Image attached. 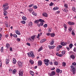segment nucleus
<instances>
[{
  "label": "nucleus",
  "instance_id": "obj_7",
  "mask_svg": "<svg viewBox=\"0 0 76 76\" xmlns=\"http://www.w3.org/2000/svg\"><path fill=\"white\" fill-rule=\"evenodd\" d=\"M42 62L41 61H38V66H41V65H42Z\"/></svg>",
  "mask_w": 76,
  "mask_h": 76
},
{
  "label": "nucleus",
  "instance_id": "obj_42",
  "mask_svg": "<svg viewBox=\"0 0 76 76\" xmlns=\"http://www.w3.org/2000/svg\"><path fill=\"white\" fill-rule=\"evenodd\" d=\"M13 36L15 38H17L18 37V36H17L16 34H13Z\"/></svg>",
  "mask_w": 76,
  "mask_h": 76
},
{
  "label": "nucleus",
  "instance_id": "obj_19",
  "mask_svg": "<svg viewBox=\"0 0 76 76\" xmlns=\"http://www.w3.org/2000/svg\"><path fill=\"white\" fill-rule=\"evenodd\" d=\"M70 58H72L73 60H74V59H75V56L74 55H71Z\"/></svg>",
  "mask_w": 76,
  "mask_h": 76
},
{
  "label": "nucleus",
  "instance_id": "obj_26",
  "mask_svg": "<svg viewBox=\"0 0 76 76\" xmlns=\"http://www.w3.org/2000/svg\"><path fill=\"white\" fill-rule=\"evenodd\" d=\"M42 49H43V48H42V47H40L38 50V52H39V51H41V50H42Z\"/></svg>",
  "mask_w": 76,
  "mask_h": 76
},
{
  "label": "nucleus",
  "instance_id": "obj_61",
  "mask_svg": "<svg viewBox=\"0 0 76 76\" xmlns=\"http://www.w3.org/2000/svg\"><path fill=\"white\" fill-rule=\"evenodd\" d=\"M73 50H74V51H75V52H76V47L74 48Z\"/></svg>",
  "mask_w": 76,
  "mask_h": 76
},
{
  "label": "nucleus",
  "instance_id": "obj_6",
  "mask_svg": "<svg viewBox=\"0 0 76 76\" xmlns=\"http://www.w3.org/2000/svg\"><path fill=\"white\" fill-rule=\"evenodd\" d=\"M56 71L57 73H62V71L60 70V69H57Z\"/></svg>",
  "mask_w": 76,
  "mask_h": 76
},
{
  "label": "nucleus",
  "instance_id": "obj_12",
  "mask_svg": "<svg viewBox=\"0 0 76 76\" xmlns=\"http://www.w3.org/2000/svg\"><path fill=\"white\" fill-rule=\"evenodd\" d=\"M47 40V39H42L40 41V43H43V42H44L45 41Z\"/></svg>",
  "mask_w": 76,
  "mask_h": 76
},
{
  "label": "nucleus",
  "instance_id": "obj_63",
  "mask_svg": "<svg viewBox=\"0 0 76 76\" xmlns=\"http://www.w3.org/2000/svg\"><path fill=\"white\" fill-rule=\"evenodd\" d=\"M48 47L49 48L50 50H51V46H50V45H48Z\"/></svg>",
  "mask_w": 76,
  "mask_h": 76
},
{
  "label": "nucleus",
  "instance_id": "obj_37",
  "mask_svg": "<svg viewBox=\"0 0 76 76\" xmlns=\"http://www.w3.org/2000/svg\"><path fill=\"white\" fill-rule=\"evenodd\" d=\"M56 49L57 51H59V50H60V48H59L58 46L57 47Z\"/></svg>",
  "mask_w": 76,
  "mask_h": 76
},
{
  "label": "nucleus",
  "instance_id": "obj_17",
  "mask_svg": "<svg viewBox=\"0 0 76 76\" xmlns=\"http://www.w3.org/2000/svg\"><path fill=\"white\" fill-rule=\"evenodd\" d=\"M30 73L31 75H32V76H34V72L32 71H31L30 72Z\"/></svg>",
  "mask_w": 76,
  "mask_h": 76
},
{
  "label": "nucleus",
  "instance_id": "obj_11",
  "mask_svg": "<svg viewBox=\"0 0 76 76\" xmlns=\"http://www.w3.org/2000/svg\"><path fill=\"white\" fill-rule=\"evenodd\" d=\"M39 23L37 24V25L39 27V26H43V23H40L39 22Z\"/></svg>",
  "mask_w": 76,
  "mask_h": 76
},
{
  "label": "nucleus",
  "instance_id": "obj_16",
  "mask_svg": "<svg viewBox=\"0 0 76 76\" xmlns=\"http://www.w3.org/2000/svg\"><path fill=\"white\" fill-rule=\"evenodd\" d=\"M34 23L37 24H38L39 23V21L38 20H36L34 21Z\"/></svg>",
  "mask_w": 76,
  "mask_h": 76
},
{
  "label": "nucleus",
  "instance_id": "obj_32",
  "mask_svg": "<svg viewBox=\"0 0 76 76\" xmlns=\"http://www.w3.org/2000/svg\"><path fill=\"white\" fill-rule=\"evenodd\" d=\"M32 22H30L29 23V25L30 26H32Z\"/></svg>",
  "mask_w": 76,
  "mask_h": 76
},
{
  "label": "nucleus",
  "instance_id": "obj_47",
  "mask_svg": "<svg viewBox=\"0 0 76 76\" xmlns=\"http://www.w3.org/2000/svg\"><path fill=\"white\" fill-rule=\"evenodd\" d=\"M44 28H47V24H46L44 25Z\"/></svg>",
  "mask_w": 76,
  "mask_h": 76
},
{
  "label": "nucleus",
  "instance_id": "obj_48",
  "mask_svg": "<svg viewBox=\"0 0 76 76\" xmlns=\"http://www.w3.org/2000/svg\"><path fill=\"white\" fill-rule=\"evenodd\" d=\"M53 3L52 2H51L49 4V6H53Z\"/></svg>",
  "mask_w": 76,
  "mask_h": 76
},
{
  "label": "nucleus",
  "instance_id": "obj_52",
  "mask_svg": "<svg viewBox=\"0 0 76 76\" xmlns=\"http://www.w3.org/2000/svg\"><path fill=\"white\" fill-rule=\"evenodd\" d=\"M75 25V23L73 22H71V25Z\"/></svg>",
  "mask_w": 76,
  "mask_h": 76
},
{
  "label": "nucleus",
  "instance_id": "obj_60",
  "mask_svg": "<svg viewBox=\"0 0 76 76\" xmlns=\"http://www.w3.org/2000/svg\"><path fill=\"white\" fill-rule=\"evenodd\" d=\"M48 31L49 32H51V28H49V29H48Z\"/></svg>",
  "mask_w": 76,
  "mask_h": 76
},
{
  "label": "nucleus",
  "instance_id": "obj_28",
  "mask_svg": "<svg viewBox=\"0 0 76 76\" xmlns=\"http://www.w3.org/2000/svg\"><path fill=\"white\" fill-rule=\"evenodd\" d=\"M9 7H4L3 10H7V9H8Z\"/></svg>",
  "mask_w": 76,
  "mask_h": 76
},
{
  "label": "nucleus",
  "instance_id": "obj_10",
  "mask_svg": "<svg viewBox=\"0 0 76 76\" xmlns=\"http://www.w3.org/2000/svg\"><path fill=\"white\" fill-rule=\"evenodd\" d=\"M61 45H62L63 46H64V45H67V43L66 42H61Z\"/></svg>",
  "mask_w": 76,
  "mask_h": 76
},
{
  "label": "nucleus",
  "instance_id": "obj_2",
  "mask_svg": "<svg viewBox=\"0 0 76 76\" xmlns=\"http://www.w3.org/2000/svg\"><path fill=\"white\" fill-rule=\"evenodd\" d=\"M44 63L46 66H48V62H50V60L48 59H45L44 60Z\"/></svg>",
  "mask_w": 76,
  "mask_h": 76
},
{
  "label": "nucleus",
  "instance_id": "obj_29",
  "mask_svg": "<svg viewBox=\"0 0 76 76\" xmlns=\"http://www.w3.org/2000/svg\"><path fill=\"white\" fill-rule=\"evenodd\" d=\"M7 3H6L5 4H3V7H6V6H7Z\"/></svg>",
  "mask_w": 76,
  "mask_h": 76
},
{
  "label": "nucleus",
  "instance_id": "obj_43",
  "mask_svg": "<svg viewBox=\"0 0 76 76\" xmlns=\"http://www.w3.org/2000/svg\"><path fill=\"white\" fill-rule=\"evenodd\" d=\"M1 53L3 52V47H1Z\"/></svg>",
  "mask_w": 76,
  "mask_h": 76
},
{
  "label": "nucleus",
  "instance_id": "obj_46",
  "mask_svg": "<svg viewBox=\"0 0 76 76\" xmlns=\"http://www.w3.org/2000/svg\"><path fill=\"white\" fill-rule=\"evenodd\" d=\"M64 27L65 28V29H67V25H66V24H64Z\"/></svg>",
  "mask_w": 76,
  "mask_h": 76
},
{
  "label": "nucleus",
  "instance_id": "obj_56",
  "mask_svg": "<svg viewBox=\"0 0 76 76\" xmlns=\"http://www.w3.org/2000/svg\"><path fill=\"white\" fill-rule=\"evenodd\" d=\"M1 64H2V63L1 61H0V67L1 66Z\"/></svg>",
  "mask_w": 76,
  "mask_h": 76
},
{
  "label": "nucleus",
  "instance_id": "obj_4",
  "mask_svg": "<svg viewBox=\"0 0 76 76\" xmlns=\"http://www.w3.org/2000/svg\"><path fill=\"white\" fill-rule=\"evenodd\" d=\"M17 63L19 67H22V64L21 62L18 61V62Z\"/></svg>",
  "mask_w": 76,
  "mask_h": 76
},
{
  "label": "nucleus",
  "instance_id": "obj_59",
  "mask_svg": "<svg viewBox=\"0 0 76 76\" xmlns=\"http://www.w3.org/2000/svg\"><path fill=\"white\" fill-rule=\"evenodd\" d=\"M17 41L19 42L20 41V39L19 38H18L17 39Z\"/></svg>",
  "mask_w": 76,
  "mask_h": 76
},
{
  "label": "nucleus",
  "instance_id": "obj_58",
  "mask_svg": "<svg viewBox=\"0 0 76 76\" xmlns=\"http://www.w3.org/2000/svg\"><path fill=\"white\" fill-rule=\"evenodd\" d=\"M58 46L59 47V48H62V46L61 45H59Z\"/></svg>",
  "mask_w": 76,
  "mask_h": 76
},
{
  "label": "nucleus",
  "instance_id": "obj_44",
  "mask_svg": "<svg viewBox=\"0 0 76 76\" xmlns=\"http://www.w3.org/2000/svg\"><path fill=\"white\" fill-rule=\"evenodd\" d=\"M33 7L34 8V9H37V8H38V7H37L36 5L34 6Z\"/></svg>",
  "mask_w": 76,
  "mask_h": 76
},
{
  "label": "nucleus",
  "instance_id": "obj_23",
  "mask_svg": "<svg viewBox=\"0 0 76 76\" xmlns=\"http://www.w3.org/2000/svg\"><path fill=\"white\" fill-rule=\"evenodd\" d=\"M7 11H5L4 12V16H6V15H7Z\"/></svg>",
  "mask_w": 76,
  "mask_h": 76
},
{
  "label": "nucleus",
  "instance_id": "obj_57",
  "mask_svg": "<svg viewBox=\"0 0 76 76\" xmlns=\"http://www.w3.org/2000/svg\"><path fill=\"white\" fill-rule=\"evenodd\" d=\"M34 6V4H31L30 5H29V7H31L32 6Z\"/></svg>",
  "mask_w": 76,
  "mask_h": 76
},
{
  "label": "nucleus",
  "instance_id": "obj_3",
  "mask_svg": "<svg viewBox=\"0 0 76 76\" xmlns=\"http://www.w3.org/2000/svg\"><path fill=\"white\" fill-rule=\"evenodd\" d=\"M23 71L22 69L20 70L19 72V74L20 76H23Z\"/></svg>",
  "mask_w": 76,
  "mask_h": 76
},
{
  "label": "nucleus",
  "instance_id": "obj_50",
  "mask_svg": "<svg viewBox=\"0 0 76 76\" xmlns=\"http://www.w3.org/2000/svg\"><path fill=\"white\" fill-rule=\"evenodd\" d=\"M55 46H51V49H54L55 47Z\"/></svg>",
  "mask_w": 76,
  "mask_h": 76
},
{
  "label": "nucleus",
  "instance_id": "obj_21",
  "mask_svg": "<svg viewBox=\"0 0 76 76\" xmlns=\"http://www.w3.org/2000/svg\"><path fill=\"white\" fill-rule=\"evenodd\" d=\"M50 36L51 37H54L55 36V34L54 33H51Z\"/></svg>",
  "mask_w": 76,
  "mask_h": 76
},
{
  "label": "nucleus",
  "instance_id": "obj_41",
  "mask_svg": "<svg viewBox=\"0 0 76 76\" xmlns=\"http://www.w3.org/2000/svg\"><path fill=\"white\" fill-rule=\"evenodd\" d=\"M32 14H33L35 16H37V13L34 12H32Z\"/></svg>",
  "mask_w": 76,
  "mask_h": 76
},
{
  "label": "nucleus",
  "instance_id": "obj_39",
  "mask_svg": "<svg viewBox=\"0 0 76 76\" xmlns=\"http://www.w3.org/2000/svg\"><path fill=\"white\" fill-rule=\"evenodd\" d=\"M54 40H52L51 41V45H53V44H54Z\"/></svg>",
  "mask_w": 76,
  "mask_h": 76
},
{
  "label": "nucleus",
  "instance_id": "obj_31",
  "mask_svg": "<svg viewBox=\"0 0 76 76\" xmlns=\"http://www.w3.org/2000/svg\"><path fill=\"white\" fill-rule=\"evenodd\" d=\"M16 72L17 71H16V69H14L12 72L13 74H15V73H16Z\"/></svg>",
  "mask_w": 76,
  "mask_h": 76
},
{
  "label": "nucleus",
  "instance_id": "obj_45",
  "mask_svg": "<svg viewBox=\"0 0 76 76\" xmlns=\"http://www.w3.org/2000/svg\"><path fill=\"white\" fill-rule=\"evenodd\" d=\"M69 31H72V27H69Z\"/></svg>",
  "mask_w": 76,
  "mask_h": 76
},
{
  "label": "nucleus",
  "instance_id": "obj_62",
  "mask_svg": "<svg viewBox=\"0 0 76 76\" xmlns=\"http://www.w3.org/2000/svg\"><path fill=\"white\" fill-rule=\"evenodd\" d=\"M71 22H68V23L69 25H71Z\"/></svg>",
  "mask_w": 76,
  "mask_h": 76
},
{
  "label": "nucleus",
  "instance_id": "obj_8",
  "mask_svg": "<svg viewBox=\"0 0 76 76\" xmlns=\"http://www.w3.org/2000/svg\"><path fill=\"white\" fill-rule=\"evenodd\" d=\"M42 16H45V17H48V15H47V14L45 12H44L42 14Z\"/></svg>",
  "mask_w": 76,
  "mask_h": 76
},
{
  "label": "nucleus",
  "instance_id": "obj_49",
  "mask_svg": "<svg viewBox=\"0 0 76 76\" xmlns=\"http://www.w3.org/2000/svg\"><path fill=\"white\" fill-rule=\"evenodd\" d=\"M47 35H48V36L51 35V33H50L48 32L47 33Z\"/></svg>",
  "mask_w": 76,
  "mask_h": 76
},
{
  "label": "nucleus",
  "instance_id": "obj_14",
  "mask_svg": "<svg viewBox=\"0 0 76 76\" xmlns=\"http://www.w3.org/2000/svg\"><path fill=\"white\" fill-rule=\"evenodd\" d=\"M15 33L17 34H18V35H20V32L19 30H16L15 31Z\"/></svg>",
  "mask_w": 76,
  "mask_h": 76
},
{
  "label": "nucleus",
  "instance_id": "obj_20",
  "mask_svg": "<svg viewBox=\"0 0 76 76\" xmlns=\"http://www.w3.org/2000/svg\"><path fill=\"white\" fill-rule=\"evenodd\" d=\"M36 37V35H34L31 36V39L33 40L35 38V37Z\"/></svg>",
  "mask_w": 76,
  "mask_h": 76
},
{
  "label": "nucleus",
  "instance_id": "obj_27",
  "mask_svg": "<svg viewBox=\"0 0 76 76\" xmlns=\"http://www.w3.org/2000/svg\"><path fill=\"white\" fill-rule=\"evenodd\" d=\"M54 64H55V65H56V66H57V65L58 64V62H57V61H55L54 62Z\"/></svg>",
  "mask_w": 76,
  "mask_h": 76
},
{
  "label": "nucleus",
  "instance_id": "obj_36",
  "mask_svg": "<svg viewBox=\"0 0 76 76\" xmlns=\"http://www.w3.org/2000/svg\"><path fill=\"white\" fill-rule=\"evenodd\" d=\"M22 18L23 20H26V17H23Z\"/></svg>",
  "mask_w": 76,
  "mask_h": 76
},
{
  "label": "nucleus",
  "instance_id": "obj_18",
  "mask_svg": "<svg viewBox=\"0 0 76 76\" xmlns=\"http://www.w3.org/2000/svg\"><path fill=\"white\" fill-rule=\"evenodd\" d=\"M39 23L40 22L41 23H44V22H45V21L44 20H42V19H39Z\"/></svg>",
  "mask_w": 76,
  "mask_h": 76
},
{
  "label": "nucleus",
  "instance_id": "obj_64",
  "mask_svg": "<svg viewBox=\"0 0 76 76\" xmlns=\"http://www.w3.org/2000/svg\"><path fill=\"white\" fill-rule=\"evenodd\" d=\"M42 34V33H40V34H38V36H39H39H41V35Z\"/></svg>",
  "mask_w": 76,
  "mask_h": 76
},
{
  "label": "nucleus",
  "instance_id": "obj_13",
  "mask_svg": "<svg viewBox=\"0 0 76 76\" xmlns=\"http://www.w3.org/2000/svg\"><path fill=\"white\" fill-rule=\"evenodd\" d=\"M16 63V59L15 58H13V63L14 64H15Z\"/></svg>",
  "mask_w": 76,
  "mask_h": 76
},
{
  "label": "nucleus",
  "instance_id": "obj_5",
  "mask_svg": "<svg viewBox=\"0 0 76 76\" xmlns=\"http://www.w3.org/2000/svg\"><path fill=\"white\" fill-rule=\"evenodd\" d=\"M56 75V72L54 71L52 72L51 74H49V76H54Z\"/></svg>",
  "mask_w": 76,
  "mask_h": 76
},
{
  "label": "nucleus",
  "instance_id": "obj_35",
  "mask_svg": "<svg viewBox=\"0 0 76 76\" xmlns=\"http://www.w3.org/2000/svg\"><path fill=\"white\" fill-rule=\"evenodd\" d=\"M66 63H65V62H63L62 63V66H66Z\"/></svg>",
  "mask_w": 76,
  "mask_h": 76
},
{
  "label": "nucleus",
  "instance_id": "obj_1",
  "mask_svg": "<svg viewBox=\"0 0 76 76\" xmlns=\"http://www.w3.org/2000/svg\"><path fill=\"white\" fill-rule=\"evenodd\" d=\"M27 54L28 56L30 57H32V58H34L35 57L34 54V53L32 51L30 53H28Z\"/></svg>",
  "mask_w": 76,
  "mask_h": 76
},
{
  "label": "nucleus",
  "instance_id": "obj_15",
  "mask_svg": "<svg viewBox=\"0 0 76 76\" xmlns=\"http://www.w3.org/2000/svg\"><path fill=\"white\" fill-rule=\"evenodd\" d=\"M6 47H7V49L10 48V45L9 44H8V43L6 44Z\"/></svg>",
  "mask_w": 76,
  "mask_h": 76
},
{
  "label": "nucleus",
  "instance_id": "obj_51",
  "mask_svg": "<svg viewBox=\"0 0 76 76\" xmlns=\"http://www.w3.org/2000/svg\"><path fill=\"white\" fill-rule=\"evenodd\" d=\"M5 25L6 27H8V24L7 23H5Z\"/></svg>",
  "mask_w": 76,
  "mask_h": 76
},
{
  "label": "nucleus",
  "instance_id": "obj_9",
  "mask_svg": "<svg viewBox=\"0 0 76 76\" xmlns=\"http://www.w3.org/2000/svg\"><path fill=\"white\" fill-rule=\"evenodd\" d=\"M71 69H72L73 71H75V70H76V68H75L74 66L72 65L71 66Z\"/></svg>",
  "mask_w": 76,
  "mask_h": 76
},
{
  "label": "nucleus",
  "instance_id": "obj_33",
  "mask_svg": "<svg viewBox=\"0 0 76 76\" xmlns=\"http://www.w3.org/2000/svg\"><path fill=\"white\" fill-rule=\"evenodd\" d=\"M72 47H73V44L72 43L70 44L69 45V47L70 48H72Z\"/></svg>",
  "mask_w": 76,
  "mask_h": 76
},
{
  "label": "nucleus",
  "instance_id": "obj_38",
  "mask_svg": "<svg viewBox=\"0 0 76 76\" xmlns=\"http://www.w3.org/2000/svg\"><path fill=\"white\" fill-rule=\"evenodd\" d=\"M74 31L72 30V35H75V32H74Z\"/></svg>",
  "mask_w": 76,
  "mask_h": 76
},
{
  "label": "nucleus",
  "instance_id": "obj_40",
  "mask_svg": "<svg viewBox=\"0 0 76 76\" xmlns=\"http://www.w3.org/2000/svg\"><path fill=\"white\" fill-rule=\"evenodd\" d=\"M66 53V51L64 50H63L62 51V54H64Z\"/></svg>",
  "mask_w": 76,
  "mask_h": 76
},
{
  "label": "nucleus",
  "instance_id": "obj_54",
  "mask_svg": "<svg viewBox=\"0 0 76 76\" xmlns=\"http://www.w3.org/2000/svg\"><path fill=\"white\" fill-rule=\"evenodd\" d=\"M66 9H67V8H64V12H66V10H67Z\"/></svg>",
  "mask_w": 76,
  "mask_h": 76
},
{
  "label": "nucleus",
  "instance_id": "obj_53",
  "mask_svg": "<svg viewBox=\"0 0 76 76\" xmlns=\"http://www.w3.org/2000/svg\"><path fill=\"white\" fill-rule=\"evenodd\" d=\"M33 11V10L32 9H31L29 10V12H30V13H31V12H32Z\"/></svg>",
  "mask_w": 76,
  "mask_h": 76
},
{
  "label": "nucleus",
  "instance_id": "obj_30",
  "mask_svg": "<svg viewBox=\"0 0 76 76\" xmlns=\"http://www.w3.org/2000/svg\"><path fill=\"white\" fill-rule=\"evenodd\" d=\"M21 23H23V24H25L26 22L25 21L23 20L21 21Z\"/></svg>",
  "mask_w": 76,
  "mask_h": 76
},
{
  "label": "nucleus",
  "instance_id": "obj_55",
  "mask_svg": "<svg viewBox=\"0 0 76 76\" xmlns=\"http://www.w3.org/2000/svg\"><path fill=\"white\" fill-rule=\"evenodd\" d=\"M56 14H58V13H60V11H58L56 12Z\"/></svg>",
  "mask_w": 76,
  "mask_h": 76
},
{
  "label": "nucleus",
  "instance_id": "obj_34",
  "mask_svg": "<svg viewBox=\"0 0 76 76\" xmlns=\"http://www.w3.org/2000/svg\"><path fill=\"white\" fill-rule=\"evenodd\" d=\"M72 10L74 12H75L76 13V9H75V7H73L72 8Z\"/></svg>",
  "mask_w": 76,
  "mask_h": 76
},
{
  "label": "nucleus",
  "instance_id": "obj_24",
  "mask_svg": "<svg viewBox=\"0 0 76 76\" xmlns=\"http://www.w3.org/2000/svg\"><path fill=\"white\" fill-rule=\"evenodd\" d=\"M58 9H59V8H58V7H55L53 8V10H58Z\"/></svg>",
  "mask_w": 76,
  "mask_h": 76
},
{
  "label": "nucleus",
  "instance_id": "obj_22",
  "mask_svg": "<svg viewBox=\"0 0 76 76\" xmlns=\"http://www.w3.org/2000/svg\"><path fill=\"white\" fill-rule=\"evenodd\" d=\"M64 7H65L66 9H68V6L67 5V4H64Z\"/></svg>",
  "mask_w": 76,
  "mask_h": 76
},
{
  "label": "nucleus",
  "instance_id": "obj_25",
  "mask_svg": "<svg viewBox=\"0 0 76 76\" xmlns=\"http://www.w3.org/2000/svg\"><path fill=\"white\" fill-rule=\"evenodd\" d=\"M29 62L31 63V64H33L34 63V61L32 60H30Z\"/></svg>",
  "mask_w": 76,
  "mask_h": 76
}]
</instances>
